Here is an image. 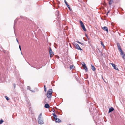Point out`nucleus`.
I'll return each mask as SVG.
<instances>
[{
	"label": "nucleus",
	"instance_id": "nucleus-12",
	"mask_svg": "<svg viewBox=\"0 0 125 125\" xmlns=\"http://www.w3.org/2000/svg\"><path fill=\"white\" fill-rule=\"evenodd\" d=\"M91 69L93 71H95V68L94 66L92 65H91Z\"/></svg>",
	"mask_w": 125,
	"mask_h": 125
},
{
	"label": "nucleus",
	"instance_id": "nucleus-8",
	"mask_svg": "<svg viewBox=\"0 0 125 125\" xmlns=\"http://www.w3.org/2000/svg\"><path fill=\"white\" fill-rule=\"evenodd\" d=\"M102 29H103L104 30V31H107V32L108 33V28L106 27V26H104V27H102Z\"/></svg>",
	"mask_w": 125,
	"mask_h": 125
},
{
	"label": "nucleus",
	"instance_id": "nucleus-31",
	"mask_svg": "<svg viewBox=\"0 0 125 125\" xmlns=\"http://www.w3.org/2000/svg\"><path fill=\"white\" fill-rule=\"evenodd\" d=\"M16 41L17 42L19 43V42H18V40H17V39H16Z\"/></svg>",
	"mask_w": 125,
	"mask_h": 125
},
{
	"label": "nucleus",
	"instance_id": "nucleus-17",
	"mask_svg": "<svg viewBox=\"0 0 125 125\" xmlns=\"http://www.w3.org/2000/svg\"><path fill=\"white\" fill-rule=\"evenodd\" d=\"M117 46H118V48H120L121 47L120 46L119 43H117Z\"/></svg>",
	"mask_w": 125,
	"mask_h": 125
},
{
	"label": "nucleus",
	"instance_id": "nucleus-27",
	"mask_svg": "<svg viewBox=\"0 0 125 125\" xmlns=\"http://www.w3.org/2000/svg\"><path fill=\"white\" fill-rule=\"evenodd\" d=\"M76 42L78 43H79V44L81 43V42H79V41H76Z\"/></svg>",
	"mask_w": 125,
	"mask_h": 125
},
{
	"label": "nucleus",
	"instance_id": "nucleus-11",
	"mask_svg": "<svg viewBox=\"0 0 125 125\" xmlns=\"http://www.w3.org/2000/svg\"><path fill=\"white\" fill-rule=\"evenodd\" d=\"M44 107L46 108H49L50 107V106H49L48 104H47L45 105Z\"/></svg>",
	"mask_w": 125,
	"mask_h": 125
},
{
	"label": "nucleus",
	"instance_id": "nucleus-22",
	"mask_svg": "<svg viewBox=\"0 0 125 125\" xmlns=\"http://www.w3.org/2000/svg\"><path fill=\"white\" fill-rule=\"evenodd\" d=\"M5 97L7 100H8L9 99V98L7 97V96H5Z\"/></svg>",
	"mask_w": 125,
	"mask_h": 125
},
{
	"label": "nucleus",
	"instance_id": "nucleus-23",
	"mask_svg": "<svg viewBox=\"0 0 125 125\" xmlns=\"http://www.w3.org/2000/svg\"><path fill=\"white\" fill-rule=\"evenodd\" d=\"M118 49L119 51V52L121 51H122V50L121 49V47L120 48H118Z\"/></svg>",
	"mask_w": 125,
	"mask_h": 125
},
{
	"label": "nucleus",
	"instance_id": "nucleus-30",
	"mask_svg": "<svg viewBox=\"0 0 125 125\" xmlns=\"http://www.w3.org/2000/svg\"><path fill=\"white\" fill-rule=\"evenodd\" d=\"M13 85L14 86V88H15V84H14Z\"/></svg>",
	"mask_w": 125,
	"mask_h": 125
},
{
	"label": "nucleus",
	"instance_id": "nucleus-9",
	"mask_svg": "<svg viewBox=\"0 0 125 125\" xmlns=\"http://www.w3.org/2000/svg\"><path fill=\"white\" fill-rule=\"evenodd\" d=\"M84 64H82V66H83L84 67V69H85V71H88V69L87 68L86 66V64H85L84 63Z\"/></svg>",
	"mask_w": 125,
	"mask_h": 125
},
{
	"label": "nucleus",
	"instance_id": "nucleus-24",
	"mask_svg": "<svg viewBox=\"0 0 125 125\" xmlns=\"http://www.w3.org/2000/svg\"><path fill=\"white\" fill-rule=\"evenodd\" d=\"M19 47L20 50L21 51V46L20 45H19Z\"/></svg>",
	"mask_w": 125,
	"mask_h": 125
},
{
	"label": "nucleus",
	"instance_id": "nucleus-28",
	"mask_svg": "<svg viewBox=\"0 0 125 125\" xmlns=\"http://www.w3.org/2000/svg\"><path fill=\"white\" fill-rule=\"evenodd\" d=\"M52 111L54 112H55V110H54V109H52Z\"/></svg>",
	"mask_w": 125,
	"mask_h": 125
},
{
	"label": "nucleus",
	"instance_id": "nucleus-20",
	"mask_svg": "<svg viewBox=\"0 0 125 125\" xmlns=\"http://www.w3.org/2000/svg\"><path fill=\"white\" fill-rule=\"evenodd\" d=\"M120 52L121 54L122 55L124 54L123 53V51H122H122H120Z\"/></svg>",
	"mask_w": 125,
	"mask_h": 125
},
{
	"label": "nucleus",
	"instance_id": "nucleus-29",
	"mask_svg": "<svg viewBox=\"0 0 125 125\" xmlns=\"http://www.w3.org/2000/svg\"><path fill=\"white\" fill-rule=\"evenodd\" d=\"M66 5L68 8L70 6L68 4L67 5Z\"/></svg>",
	"mask_w": 125,
	"mask_h": 125
},
{
	"label": "nucleus",
	"instance_id": "nucleus-16",
	"mask_svg": "<svg viewBox=\"0 0 125 125\" xmlns=\"http://www.w3.org/2000/svg\"><path fill=\"white\" fill-rule=\"evenodd\" d=\"M113 2V0H110L109 1V4L110 5H111Z\"/></svg>",
	"mask_w": 125,
	"mask_h": 125
},
{
	"label": "nucleus",
	"instance_id": "nucleus-26",
	"mask_svg": "<svg viewBox=\"0 0 125 125\" xmlns=\"http://www.w3.org/2000/svg\"><path fill=\"white\" fill-rule=\"evenodd\" d=\"M65 2V3L66 4V5H67V4H67V2L65 0L64 1Z\"/></svg>",
	"mask_w": 125,
	"mask_h": 125
},
{
	"label": "nucleus",
	"instance_id": "nucleus-33",
	"mask_svg": "<svg viewBox=\"0 0 125 125\" xmlns=\"http://www.w3.org/2000/svg\"><path fill=\"white\" fill-rule=\"evenodd\" d=\"M21 52V54H22V52Z\"/></svg>",
	"mask_w": 125,
	"mask_h": 125
},
{
	"label": "nucleus",
	"instance_id": "nucleus-14",
	"mask_svg": "<svg viewBox=\"0 0 125 125\" xmlns=\"http://www.w3.org/2000/svg\"><path fill=\"white\" fill-rule=\"evenodd\" d=\"M101 45L103 46V48H105V46L104 45V44H103V42L101 41Z\"/></svg>",
	"mask_w": 125,
	"mask_h": 125
},
{
	"label": "nucleus",
	"instance_id": "nucleus-2",
	"mask_svg": "<svg viewBox=\"0 0 125 125\" xmlns=\"http://www.w3.org/2000/svg\"><path fill=\"white\" fill-rule=\"evenodd\" d=\"M52 90L51 89H49L47 92V97L48 98L51 97L52 95Z\"/></svg>",
	"mask_w": 125,
	"mask_h": 125
},
{
	"label": "nucleus",
	"instance_id": "nucleus-15",
	"mask_svg": "<svg viewBox=\"0 0 125 125\" xmlns=\"http://www.w3.org/2000/svg\"><path fill=\"white\" fill-rule=\"evenodd\" d=\"M27 89H29V90H30L31 91H32V92H34V91H33L32 90H31V88H30V86H28L27 87Z\"/></svg>",
	"mask_w": 125,
	"mask_h": 125
},
{
	"label": "nucleus",
	"instance_id": "nucleus-25",
	"mask_svg": "<svg viewBox=\"0 0 125 125\" xmlns=\"http://www.w3.org/2000/svg\"><path fill=\"white\" fill-rule=\"evenodd\" d=\"M80 44H81L82 46H84V44L83 43H81H81Z\"/></svg>",
	"mask_w": 125,
	"mask_h": 125
},
{
	"label": "nucleus",
	"instance_id": "nucleus-4",
	"mask_svg": "<svg viewBox=\"0 0 125 125\" xmlns=\"http://www.w3.org/2000/svg\"><path fill=\"white\" fill-rule=\"evenodd\" d=\"M80 24L82 28L84 31H86V29L85 28L84 26L82 21H80Z\"/></svg>",
	"mask_w": 125,
	"mask_h": 125
},
{
	"label": "nucleus",
	"instance_id": "nucleus-35",
	"mask_svg": "<svg viewBox=\"0 0 125 125\" xmlns=\"http://www.w3.org/2000/svg\"><path fill=\"white\" fill-rule=\"evenodd\" d=\"M69 9V10H70V9Z\"/></svg>",
	"mask_w": 125,
	"mask_h": 125
},
{
	"label": "nucleus",
	"instance_id": "nucleus-21",
	"mask_svg": "<svg viewBox=\"0 0 125 125\" xmlns=\"http://www.w3.org/2000/svg\"><path fill=\"white\" fill-rule=\"evenodd\" d=\"M44 91L45 92H46V87L45 85H44Z\"/></svg>",
	"mask_w": 125,
	"mask_h": 125
},
{
	"label": "nucleus",
	"instance_id": "nucleus-13",
	"mask_svg": "<svg viewBox=\"0 0 125 125\" xmlns=\"http://www.w3.org/2000/svg\"><path fill=\"white\" fill-rule=\"evenodd\" d=\"M75 68V66L74 65H71L70 67V69L71 70Z\"/></svg>",
	"mask_w": 125,
	"mask_h": 125
},
{
	"label": "nucleus",
	"instance_id": "nucleus-5",
	"mask_svg": "<svg viewBox=\"0 0 125 125\" xmlns=\"http://www.w3.org/2000/svg\"><path fill=\"white\" fill-rule=\"evenodd\" d=\"M49 48V54L50 56L51 57H52L54 55V53L52 51L50 47Z\"/></svg>",
	"mask_w": 125,
	"mask_h": 125
},
{
	"label": "nucleus",
	"instance_id": "nucleus-10",
	"mask_svg": "<svg viewBox=\"0 0 125 125\" xmlns=\"http://www.w3.org/2000/svg\"><path fill=\"white\" fill-rule=\"evenodd\" d=\"M114 110V109L113 108V107L110 108L109 109V111L108 113H110L111 112L113 111Z\"/></svg>",
	"mask_w": 125,
	"mask_h": 125
},
{
	"label": "nucleus",
	"instance_id": "nucleus-7",
	"mask_svg": "<svg viewBox=\"0 0 125 125\" xmlns=\"http://www.w3.org/2000/svg\"><path fill=\"white\" fill-rule=\"evenodd\" d=\"M110 64H111L112 65V66L114 67V68L116 70H118V68L116 67V65L114 64L113 63H110Z\"/></svg>",
	"mask_w": 125,
	"mask_h": 125
},
{
	"label": "nucleus",
	"instance_id": "nucleus-19",
	"mask_svg": "<svg viewBox=\"0 0 125 125\" xmlns=\"http://www.w3.org/2000/svg\"><path fill=\"white\" fill-rule=\"evenodd\" d=\"M122 55V58L124 59H125V54H124Z\"/></svg>",
	"mask_w": 125,
	"mask_h": 125
},
{
	"label": "nucleus",
	"instance_id": "nucleus-1",
	"mask_svg": "<svg viewBox=\"0 0 125 125\" xmlns=\"http://www.w3.org/2000/svg\"><path fill=\"white\" fill-rule=\"evenodd\" d=\"M42 115V114L40 113L39 115L38 118V123L40 124H43L44 123L43 120L41 119Z\"/></svg>",
	"mask_w": 125,
	"mask_h": 125
},
{
	"label": "nucleus",
	"instance_id": "nucleus-6",
	"mask_svg": "<svg viewBox=\"0 0 125 125\" xmlns=\"http://www.w3.org/2000/svg\"><path fill=\"white\" fill-rule=\"evenodd\" d=\"M75 47L76 49L80 50L81 52L83 51V50L81 48L79 45L77 44H75Z\"/></svg>",
	"mask_w": 125,
	"mask_h": 125
},
{
	"label": "nucleus",
	"instance_id": "nucleus-18",
	"mask_svg": "<svg viewBox=\"0 0 125 125\" xmlns=\"http://www.w3.org/2000/svg\"><path fill=\"white\" fill-rule=\"evenodd\" d=\"M4 121L2 119H1L0 120V124H2L3 122Z\"/></svg>",
	"mask_w": 125,
	"mask_h": 125
},
{
	"label": "nucleus",
	"instance_id": "nucleus-3",
	"mask_svg": "<svg viewBox=\"0 0 125 125\" xmlns=\"http://www.w3.org/2000/svg\"><path fill=\"white\" fill-rule=\"evenodd\" d=\"M52 115H53L54 119L55 120V122L56 123H59L61 122V120L57 118V116L55 113H53L52 114Z\"/></svg>",
	"mask_w": 125,
	"mask_h": 125
},
{
	"label": "nucleus",
	"instance_id": "nucleus-32",
	"mask_svg": "<svg viewBox=\"0 0 125 125\" xmlns=\"http://www.w3.org/2000/svg\"><path fill=\"white\" fill-rule=\"evenodd\" d=\"M68 8L69 9H70V6H69V7H68Z\"/></svg>",
	"mask_w": 125,
	"mask_h": 125
},
{
	"label": "nucleus",
	"instance_id": "nucleus-34",
	"mask_svg": "<svg viewBox=\"0 0 125 125\" xmlns=\"http://www.w3.org/2000/svg\"><path fill=\"white\" fill-rule=\"evenodd\" d=\"M124 60L125 61V59H124Z\"/></svg>",
	"mask_w": 125,
	"mask_h": 125
}]
</instances>
